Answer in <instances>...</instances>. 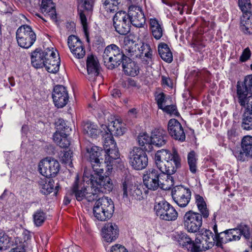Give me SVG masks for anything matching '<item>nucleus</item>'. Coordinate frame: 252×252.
Here are the masks:
<instances>
[{"label": "nucleus", "mask_w": 252, "mask_h": 252, "mask_svg": "<svg viewBox=\"0 0 252 252\" xmlns=\"http://www.w3.org/2000/svg\"><path fill=\"white\" fill-rule=\"evenodd\" d=\"M10 239L8 235L0 233V250H5L10 248Z\"/></svg>", "instance_id": "nucleus-57"}, {"label": "nucleus", "mask_w": 252, "mask_h": 252, "mask_svg": "<svg viewBox=\"0 0 252 252\" xmlns=\"http://www.w3.org/2000/svg\"><path fill=\"white\" fill-rule=\"evenodd\" d=\"M53 48H47L44 50L37 48L31 53V58L32 65L35 68L45 67V62L53 54Z\"/></svg>", "instance_id": "nucleus-14"}, {"label": "nucleus", "mask_w": 252, "mask_h": 252, "mask_svg": "<svg viewBox=\"0 0 252 252\" xmlns=\"http://www.w3.org/2000/svg\"><path fill=\"white\" fill-rule=\"evenodd\" d=\"M159 155L156 153L155 156L156 165L158 168L160 169L161 172L166 175V178H168L167 180H170L172 187L174 185V181L171 175L174 174L177 169L180 168V167H176V165H173L171 161L164 160L161 158H159Z\"/></svg>", "instance_id": "nucleus-12"}, {"label": "nucleus", "mask_w": 252, "mask_h": 252, "mask_svg": "<svg viewBox=\"0 0 252 252\" xmlns=\"http://www.w3.org/2000/svg\"><path fill=\"white\" fill-rule=\"evenodd\" d=\"M137 139L138 144L140 147H143L146 144L149 145L150 149L153 148L151 136H149L147 133H140L138 136Z\"/></svg>", "instance_id": "nucleus-49"}, {"label": "nucleus", "mask_w": 252, "mask_h": 252, "mask_svg": "<svg viewBox=\"0 0 252 252\" xmlns=\"http://www.w3.org/2000/svg\"><path fill=\"white\" fill-rule=\"evenodd\" d=\"M150 30L152 34L156 40L160 39L163 34L162 24L155 18L150 19Z\"/></svg>", "instance_id": "nucleus-32"}, {"label": "nucleus", "mask_w": 252, "mask_h": 252, "mask_svg": "<svg viewBox=\"0 0 252 252\" xmlns=\"http://www.w3.org/2000/svg\"><path fill=\"white\" fill-rule=\"evenodd\" d=\"M204 216L192 210L187 211L183 217V225L189 233L200 232Z\"/></svg>", "instance_id": "nucleus-5"}, {"label": "nucleus", "mask_w": 252, "mask_h": 252, "mask_svg": "<svg viewBox=\"0 0 252 252\" xmlns=\"http://www.w3.org/2000/svg\"><path fill=\"white\" fill-rule=\"evenodd\" d=\"M104 137L103 147L104 151L108 150L110 149H113L117 147L116 143L114 141L112 134L106 133L104 136Z\"/></svg>", "instance_id": "nucleus-51"}, {"label": "nucleus", "mask_w": 252, "mask_h": 252, "mask_svg": "<svg viewBox=\"0 0 252 252\" xmlns=\"http://www.w3.org/2000/svg\"><path fill=\"white\" fill-rule=\"evenodd\" d=\"M57 130L59 131L58 133L63 134L65 135H68L71 128L67 125L66 122L63 119H59L55 123Z\"/></svg>", "instance_id": "nucleus-46"}, {"label": "nucleus", "mask_w": 252, "mask_h": 252, "mask_svg": "<svg viewBox=\"0 0 252 252\" xmlns=\"http://www.w3.org/2000/svg\"><path fill=\"white\" fill-rule=\"evenodd\" d=\"M167 138L166 132L163 129H155L151 133L152 144L157 147H161L165 145Z\"/></svg>", "instance_id": "nucleus-27"}, {"label": "nucleus", "mask_w": 252, "mask_h": 252, "mask_svg": "<svg viewBox=\"0 0 252 252\" xmlns=\"http://www.w3.org/2000/svg\"><path fill=\"white\" fill-rule=\"evenodd\" d=\"M121 0H102L103 6L107 13H114L119 9Z\"/></svg>", "instance_id": "nucleus-41"}, {"label": "nucleus", "mask_w": 252, "mask_h": 252, "mask_svg": "<svg viewBox=\"0 0 252 252\" xmlns=\"http://www.w3.org/2000/svg\"><path fill=\"white\" fill-rule=\"evenodd\" d=\"M46 219V213L41 209L37 210L33 215V222L35 226H41Z\"/></svg>", "instance_id": "nucleus-48"}, {"label": "nucleus", "mask_w": 252, "mask_h": 252, "mask_svg": "<svg viewBox=\"0 0 252 252\" xmlns=\"http://www.w3.org/2000/svg\"><path fill=\"white\" fill-rule=\"evenodd\" d=\"M131 24L137 28L143 27L146 23V17L142 7L135 5L129 6L127 13Z\"/></svg>", "instance_id": "nucleus-16"}, {"label": "nucleus", "mask_w": 252, "mask_h": 252, "mask_svg": "<svg viewBox=\"0 0 252 252\" xmlns=\"http://www.w3.org/2000/svg\"><path fill=\"white\" fill-rule=\"evenodd\" d=\"M83 130L84 133L93 138L96 137L100 132V129L98 128V126L90 122H86L84 123Z\"/></svg>", "instance_id": "nucleus-38"}, {"label": "nucleus", "mask_w": 252, "mask_h": 252, "mask_svg": "<svg viewBox=\"0 0 252 252\" xmlns=\"http://www.w3.org/2000/svg\"><path fill=\"white\" fill-rule=\"evenodd\" d=\"M241 149L233 151V154L240 161H244L247 158H252V136L246 135L243 137L241 143Z\"/></svg>", "instance_id": "nucleus-13"}, {"label": "nucleus", "mask_w": 252, "mask_h": 252, "mask_svg": "<svg viewBox=\"0 0 252 252\" xmlns=\"http://www.w3.org/2000/svg\"><path fill=\"white\" fill-rule=\"evenodd\" d=\"M53 48H47L44 50L37 48L31 53V58L32 65L35 68L45 67V62L53 54Z\"/></svg>", "instance_id": "nucleus-15"}, {"label": "nucleus", "mask_w": 252, "mask_h": 252, "mask_svg": "<svg viewBox=\"0 0 252 252\" xmlns=\"http://www.w3.org/2000/svg\"><path fill=\"white\" fill-rule=\"evenodd\" d=\"M53 54L48 60L45 62V68L49 73H56L59 70L60 65V59L59 55L56 56L55 51L53 50Z\"/></svg>", "instance_id": "nucleus-30"}, {"label": "nucleus", "mask_w": 252, "mask_h": 252, "mask_svg": "<svg viewBox=\"0 0 252 252\" xmlns=\"http://www.w3.org/2000/svg\"><path fill=\"white\" fill-rule=\"evenodd\" d=\"M188 164L189 169L191 173L195 174L197 172V161L196 154L194 151H191L187 156Z\"/></svg>", "instance_id": "nucleus-43"}, {"label": "nucleus", "mask_w": 252, "mask_h": 252, "mask_svg": "<svg viewBox=\"0 0 252 252\" xmlns=\"http://www.w3.org/2000/svg\"><path fill=\"white\" fill-rule=\"evenodd\" d=\"M156 153L159 155V158L171 161L176 167H181V158L176 149H173L172 153L168 150L162 149L158 150Z\"/></svg>", "instance_id": "nucleus-24"}, {"label": "nucleus", "mask_w": 252, "mask_h": 252, "mask_svg": "<svg viewBox=\"0 0 252 252\" xmlns=\"http://www.w3.org/2000/svg\"><path fill=\"white\" fill-rule=\"evenodd\" d=\"M172 197L174 201L180 207H186L190 202L191 191L183 185L176 186L172 189Z\"/></svg>", "instance_id": "nucleus-10"}, {"label": "nucleus", "mask_w": 252, "mask_h": 252, "mask_svg": "<svg viewBox=\"0 0 252 252\" xmlns=\"http://www.w3.org/2000/svg\"><path fill=\"white\" fill-rule=\"evenodd\" d=\"M143 185L135 184L133 190L130 193L129 199L142 200L143 198Z\"/></svg>", "instance_id": "nucleus-47"}, {"label": "nucleus", "mask_w": 252, "mask_h": 252, "mask_svg": "<svg viewBox=\"0 0 252 252\" xmlns=\"http://www.w3.org/2000/svg\"><path fill=\"white\" fill-rule=\"evenodd\" d=\"M165 174L162 173L160 169L151 168L146 170L143 176L144 185L150 190H156L159 188L168 190L171 189V182L167 180Z\"/></svg>", "instance_id": "nucleus-2"}, {"label": "nucleus", "mask_w": 252, "mask_h": 252, "mask_svg": "<svg viewBox=\"0 0 252 252\" xmlns=\"http://www.w3.org/2000/svg\"><path fill=\"white\" fill-rule=\"evenodd\" d=\"M238 5L243 13L249 12V10L252 7L250 0H238Z\"/></svg>", "instance_id": "nucleus-60"}, {"label": "nucleus", "mask_w": 252, "mask_h": 252, "mask_svg": "<svg viewBox=\"0 0 252 252\" xmlns=\"http://www.w3.org/2000/svg\"><path fill=\"white\" fill-rule=\"evenodd\" d=\"M135 185L129 174H125L122 178L120 188L123 192V198L129 199V195Z\"/></svg>", "instance_id": "nucleus-25"}, {"label": "nucleus", "mask_w": 252, "mask_h": 252, "mask_svg": "<svg viewBox=\"0 0 252 252\" xmlns=\"http://www.w3.org/2000/svg\"><path fill=\"white\" fill-rule=\"evenodd\" d=\"M53 138L54 141L61 148H68L70 144V141L68 138V135L59 133L58 131L54 133Z\"/></svg>", "instance_id": "nucleus-40"}, {"label": "nucleus", "mask_w": 252, "mask_h": 252, "mask_svg": "<svg viewBox=\"0 0 252 252\" xmlns=\"http://www.w3.org/2000/svg\"><path fill=\"white\" fill-rule=\"evenodd\" d=\"M133 39L128 36L125 37L124 39L123 51L124 56H128L130 59L134 60L139 57L138 47Z\"/></svg>", "instance_id": "nucleus-22"}, {"label": "nucleus", "mask_w": 252, "mask_h": 252, "mask_svg": "<svg viewBox=\"0 0 252 252\" xmlns=\"http://www.w3.org/2000/svg\"><path fill=\"white\" fill-rule=\"evenodd\" d=\"M155 100L157 102L158 109H162L163 104L166 102V98L165 94L161 92L155 95Z\"/></svg>", "instance_id": "nucleus-62"}, {"label": "nucleus", "mask_w": 252, "mask_h": 252, "mask_svg": "<svg viewBox=\"0 0 252 252\" xmlns=\"http://www.w3.org/2000/svg\"><path fill=\"white\" fill-rule=\"evenodd\" d=\"M36 39V34L30 26L22 25L17 30V41L22 48L28 49L32 45Z\"/></svg>", "instance_id": "nucleus-7"}, {"label": "nucleus", "mask_w": 252, "mask_h": 252, "mask_svg": "<svg viewBox=\"0 0 252 252\" xmlns=\"http://www.w3.org/2000/svg\"><path fill=\"white\" fill-rule=\"evenodd\" d=\"M86 150L89 154V161L93 169L98 172L102 171L103 168L101 163L103 160L102 154L104 153V150L94 145L87 147Z\"/></svg>", "instance_id": "nucleus-11"}, {"label": "nucleus", "mask_w": 252, "mask_h": 252, "mask_svg": "<svg viewBox=\"0 0 252 252\" xmlns=\"http://www.w3.org/2000/svg\"><path fill=\"white\" fill-rule=\"evenodd\" d=\"M201 232L205 241L206 246H203L204 249L208 250L215 246L216 242L213 233L210 230L207 229Z\"/></svg>", "instance_id": "nucleus-42"}, {"label": "nucleus", "mask_w": 252, "mask_h": 252, "mask_svg": "<svg viewBox=\"0 0 252 252\" xmlns=\"http://www.w3.org/2000/svg\"><path fill=\"white\" fill-rule=\"evenodd\" d=\"M60 168V165L58 160L50 157L42 159L38 164L40 173L48 178L56 176Z\"/></svg>", "instance_id": "nucleus-9"}, {"label": "nucleus", "mask_w": 252, "mask_h": 252, "mask_svg": "<svg viewBox=\"0 0 252 252\" xmlns=\"http://www.w3.org/2000/svg\"><path fill=\"white\" fill-rule=\"evenodd\" d=\"M167 130L171 137L180 142L186 140V134L181 124L175 119H171L168 122Z\"/></svg>", "instance_id": "nucleus-17"}, {"label": "nucleus", "mask_w": 252, "mask_h": 252, "mask_svg": "<svg viewBox=\"0 0 252 252\" xmlns=\"http://www.w3.org/2000/svg\"><path fill=\"white\" fill-rule=\"evenodd\" d=\"M90 188L86 187L80 181L79 176L76 175L75 180L69 189V193L74 196L76 200L81 201L85 199L87 191H89Z\"/></svg>", "instance_id": "nucleus-20"}, {"label": "nucleus", "mask_w": 252, "mask_h": 252, "mask_svg": "<svg viewBox=\"0 0 252 252\" xmlns=\"http://www.w3.org/2000/svg\"><path fill=\"white\" fill-rule=\"evenodd\" d=\"M127 12L119 11L113 18V25L115 31L121 35H126L130 31L131 23Z\"/></svg>", "instance_id": "nucleus-8"}, {"label": "nucleus", "mask_w": 252, "mask_h": 252, "mask_svg": "<svg viewBox=\"0 0 252 252\" xmlns=\"http://www.w3.org/2000/svg\"><path fill=\"white\" fill-rule=\"evenodd\" d=\"M52 98L55 106L58 108L65 106L69 99L68 92L63 85H56L52 92Z\"/></svg>", "instance_id": "nucleus-18"}, {"label": "nucleus", "mask_w": 252, "mask_h": 252, "mask_svg": "<svg viewBox=\"0 0 252 252\" xmlns=\"http://www.w3.org/2000/svg\"><path fill=\"white\" fill-rule=\"evenodd\" d=\"M78 13L79 16V18H80L81 24L83 26L84 32L85 33V35H86L87 41L89 42V35H88V30H87V18H86V15L84 12L83 10H82V9H80L79 8H78Z\"/></svg>", "instance_id": "nucleus-55"}, {"label": "nucleus", "mask_w": 252, "mask_h": 252, "mask_svg": "<svg viewBox=\"0 0 252 252\" xmlns=\"http://www.w3.org/2000/svg\"><path fill=\"white\" fill-rule=\"evenodd\" d=\"M72 152L71 150L64 151L61 157V161L65 165H68L70 167H73L72 162Z\"/></svg>", "instance_id": "nucleus-56"}, {"label": "nucleus", "mask_w": 252, "mask_h": 252, "mask_svg": "<svg viewBox=\"0 0 252 252\" xmlns=\"http://www.w3.org/2000/svg\"><path fill=\"white\" fill-rule=\"evenodd\" d=\"M87 69L89 74L97 76L99 73V63L97 58L93 55H89L86 61Z\"/></svg>", "instance_id": "nucleus-31"}, {"label": "nucleus", "mask_w": 252, "mask_h": 252, "mask_svg": "<svg viewBox=\"0 0 252 252\" xmlns=\"http://www.w3.org/2000/svg\"><path fill=\"white\" fill-rule=\"evenodd\" d=\"M175 238L180 246L183 248L189 250L192 247V245H195L193 241L185 232H177Z\"/></svg>", "instance_id": "nucleus-35"}, {"label": "nucleus", "mask_w": 252, "mask_h": 252, "mask_svg": "<svg viewBox=\"0 0 252 252\" xmlns=\"http://www.w3.org/2000/svg\"><path fill=\"white\" fill-rule=\"evenodd\" d=\"M121 63L123 70L126 74L135 76L139 73V67L138 64L128 56L124 58Z\"/></svg>", "instance_id": "nucleus-26"}, {"label": "nucleus", "mask_w": 252, "mask_h": 252, "mask_svg": "<svg viewBox=\"0 0 252 252\" xmlns=\"http://www.w3.org/2000/svg\"><path fill=\"white\" fill-rule=\"evenodd\" d=\"M83 42L77 36L70 35L68 37L67 44L70 50L77 48L78 46H81Z\"/></svg>", "instance_id": "nucleus-54"}, {"label": "nucleus", "mask_w": 252, "mask_h": 252, "mask_svg": "<svg viewBox=\"0 0 252 252\" xmlns=\"http://www.w3.org/2000/svg\"><path fill=\"white\" fill-rule=\"evenodd\" d=\"M125 57L123 51L114 44L108 45L102 55L104 64L109 69L119 66Z\"/></svg>", "instance_id": "nucleus-3"}, {"label": "nucleus", "mask_w": 252, "mask_h": 252, "mask_svg": "<svg viewBox=\"0 0 252 252\" xmlns=\"http://www.w3.org/2000/svg\"><path fill=\"white\" fill-rule=\"evenodd\" d=\"M102 234L105 241L107 242H112L118 238L119 229L115 223L108 222L102 228Z\"/></svg>", "instance_id": "nucleus-21"}, {"label": "nucleus", "mask_w": 252, "mask_h": 252, "mask_svg": "<svg viewBox=\"0 0 252 252\" xmlns=\"http://www.w3.org/2000/svg\"><path fill=\"white\" fill-rule=\"evenodd\" d=\"M161 109L167 114H174L176 115H179V112L177 111V107L175 105H169L163 106L162 109Z\"/></svg>", "instance_id": "nucleus-63"}, {"label": "nucleus", "mask_w": 252, "mask_h": 252, "mask_svg": "<svg viewBox=\"0 0 252 252\" xmlns=\"http://www.w3.org/2000/svg\"><path fill=\"white\" fill-rule=\"evenodd\" d=\"M144 150L141 147H134L128 155L129 163L136 170H141L148 165V158Z\"/></svg>", "instance_id": "nucleus-4"}, {"label": "nucleus", "mask_w": 252, "mask_h": 252, "mask_svg": "<svg viewBox=\"0 0 252 252\" xmlns=\"http://www.w3.org/2000/svg\"><path fill=\"white\" fill-rule=\"evenodd\" d=\"M105 154V163L106 164L108 170L112 169L113 163L116 159L120 157V153L117 147L108 150L104 151Z\"/></svg>", "instance_id": "nucleus-34"}, {"label": "nucleus", "mask_w": 252, "mask_h": 252, "mask_svg": "<svg viewBox=\"0 0 252 252\" xmlns=\"http://www.w3.org/2000/svg\"><path fill=\"white\" fill-rule=\"evenodd\" d=\"M228 243L234 241H238L240 239V234H235L237 231L236 228L225 230Z\"/></svg>", "instance_id": "nucleus-59"}, {"label": "nucleus", "mask_w": 252, "mask_h": 252, "mask_svg": "<svg viewBox=\"0 0 252 252\" xmlns=\"http://www.w3.org/2000/svg\"><path fill=\"white\" fill-rule=\"evenodd\" d=\"M236 97L240 105L245 108L244 112L252 114V95L236 94Z\"/></svg>", "instance_id": "nucleus-33"}, {"label": "nucleus", "mask_w": 252, "mask_h": 252, "mask_svg": "<svg viewBox=\"0 0 252 252\" xmlns=\"http://www.w3.org/2000/svg\"><path fill=\"white\" fill-rule=\"evenodd\" d=\"M154 210L156 215L162 220L174 221L178 217V213L175 209L165 200L155 202Z\"/></svg>", "instance_id": "nucleus-6"}, {"label": "nucleus", "mask_w": 252, "mask_h": 252, "mask_svg": "<svg viewBox=\"0 0 252 252\" xmlns=\"http://www.w3.org/2000/svg\"><path fill=\"white\" fill-rule=\"evenodd\" d=\"M252 95V75L245 77L243 82L238 81L236 85V94Z\"/></svg>", "instance_id": "nucleus-29"}, {"label": "nucleus", "mask_w": 252, "mask_h": 252, "mask_svg": "<svg viewBox=\"0 0 252 252\" xmlns=\"http://www.w3.org/2000/svg\"><path fill=\"white\" fill-rule=\"evenodd\" d=\"M94 171V173H90V171L88 170H85L83 174V181L86 183L88 182L91 185V186L98 185L99 184H103V183H106L105 182L106 178H109L107 176H103V169L100 172H98Z\"/></svg>", "instance_id": "nucleus-19"}, {"label": "nucleus", "mask_w": 252, "mask_h": 252, "mask_svg": "<svg viewBox=\"0 0 252 252\" xmlns=\"http://www.w3.org/2000/svg\"><path fill=\"white\" fill-rule=\"evenodd\" d=\"M240 29L245 34H252V14L250 12L243 13L240 18Z\"/></svg>", "instance_id": "nucleus-28"}, {"label": "nucleus", "mask_w": 252, "mask_h": 252, "mask_svg": "<svg viewBox=\"0 0 252 252\" xmlns=\"http://www.w3.org/2000/svg\"><path fill=\"white\" fill-rule=\"evenodd\" d=\"M105 182L107 183L91 186V190L87 191L85 197L89 202L96 200L93 208V214L100 221L111 218L114 211V204L110 198L105 196L98 198L99 193L109 192L113 189V185L110 178H106Z\"/></svg>", "instance_id": "nucleus-1"}, {"label": "nucleus", "mask_w": 252, "mask_h": 252, "mask_svg": "<svg viewBox=\"0 0 252 252\" xmlns=\"http://www.w3.org/2000/svg\"><path fill=\"white\" fill-rule=\"evenodd\" d=\"M236 231L239 230V231L237 232L236 233L237 234H240V238L242 235H243L247 240H249L250 239V228L248 225L241 223L238 225L237 227H236Z\"/></svg>", "instance_id": "nucleus-52"}, {"label": "nucleus", "mask_w": 252, "mask_h": 252, "mask_svg": "<svg viewBox=\"0 0 252 252\" xmlns=\"http://www.w3.org/2000/svg\"><path fill=\"white\" fill-rule=\"evenodd\" d=\"M48 181L46 179H41L38 184L41 186L40 191L44 195H48L54 189V182L52 179L48 178Z\"/></svg>", "instance_id": "nucleus-39"}, {"label": "nucleus", "mask_w": 252, "mask_h": 252, "mask_svg": "<svg viewBox=\"0 0 252 252\" xmlns=\"http://www.w3.org/2000/svg\"><path fill=\"white\" fill-rule=\"evenodd\" d=\"M70 51L74 57L78 59L83 58L86 54V50L83 43L81 44V46H78L77 48L72 49Z\"/></svg>", "instance_id": "nucleus-58"}, {"label": "nucleus", "mask_w": 252, "mask_h": 252, "mask_svg": "<svg viewBox=\"0 0 252 252\" xmlns=\"http://www.w3.org/2000/svg\"><path fill=\"white\" fill-rule=\"evenodd\" d=\"M226 230L220 232L216 237H214L216 245L218 248L223 249V245L228 243L227 237L226 236Z\"/></svg>", "instance_id": "nucleus-53"}, {"label": "nucleus", "mask_w": 252, "mask_h": 252, "mask_svg": "<svg viewBox=\"0 0 252 252\" xmlns=\"http://www.w3.org/2000/svg\"><path fill=\"white\" fill-rule=\"evenodd\" d=\"M251 56V51L249 47L245 48L241 55L239 60L241 62H245L248 61Z\"/></svg>", "instance_id": "nucleus-64"}, {"label": "nucleus", "mask_w": 252, "mask_h": 252, "mask_svg": "<svg viewBox=\"0 0 252 252\" xmlns=\"http://www.w3.org/2000/svg\"><path fill=\"white\" fill-rule=\"evenodd\" d=\"M112 126L109 130L113 132V134L116 136L123 135L125 133L126 128L122 125V123L118 120H115L111 123Z\"/></svg>", "instance_id": "nucleus-44"}, {"label": "nucleus", "mask_w": 252, "mask_h": 252, "mask_svg": "<svg viewBox=\"0 0 252 252\" xmlns=\"http://www.w3.org/2000/svg\"><path fill=\"white\" fill-rule=\"evenodd\" d=\"M25 242V240L23 241L21 238L17 237L14 238V240L12 242V246L14 247L13 248H16L18 250H26Z\"/></svg>", "instance_id": "nucleus-61"}, {"label": "nucleus", "mask_w": 252, "mask_h": 252, "mask_svg": "<svg viewBox=\"0 0 252 252\" xmlns=\"http://www.w3.org/2000/svg\"><path fill=\"white\" fill-rule=\"evenodd\" d=\"M194 197L195 204L197 207L199 213L204 216L205 219L208 218L209 216V210L207 208L204 198L203 196L198 194H195Z\"/></svg>", "instance_id": "nucleus-37"}, {"label": "nucleus", "mask_w": 252, "mask_h": 252, "mask_svg": "<svg viewBox=\"0 0 252 252\" xmlns=\"http://www.w3.org/2000/svg\"><path fill=\"white\" fill-rule=\"evenodd\" d=\"M40 10L46 17H49L53 22L59 24L55 6L52 0H42Z\"/></svg>", "instance_id": "nucleus-23"}, {"label": "nucleus", "mask_w": 252, "mask_h": 252, "mask_svg": "<svg viewBox=\"0 0 252 252\" xmlns=\"http://www.w3.org/2000/svg\"><path fill=\"white\" fill-rule=\"evenodd\" d=\"M139 57L141 55H144V57L152 61L153 56V51L152 49L149 44L146 43H142L141 46L138 47Z\"/></svg>", "instance_id": "nucleus-45"}, {"label": "nucleus", "mask_w": 252, "mask_h": 252, "mask_svg": "<svg viewBox=\"0 0 252 252\" xmlns=\"http://www.w3.org/2000/svg\"><path fill=\"white\" fill-rule=\"evenodd\" d=\"M241 126L244 129H252V114L246 112L243 113Z\"/></svg>", "instance_id": "nucleus-50"}, {"label": "nucleus", "mask_w": 252, "mask_h": 252, "mask_svg": "<svg viewBox=\"0 0 252 252\" xmlns=\"http://www.w3.org/2000/svg\"><path fill=\"white\" fill-rule=\"evenodd\" d=\"M158 52L160 58L165 62L170 63L173 61L172 53L168 45L161 42L158 45Z\"/></svg>", "instance_id": "nucleus-36"}]
</instances>
